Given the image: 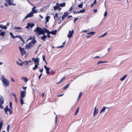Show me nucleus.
Masks as SVG:
<instances>
[{
  "mask_svg": "<svg viewBox=\"0 0 132 132\" xmlns=\"http://www.w3.org/2000/svg\"><path fill=\"white\" fill-rule=\"evenodd\" d=\"M97 107V106H96L94 109V110L93 113V115L94 117L97 115L98 113V110L97 109H96Z\"/></svg>",
  "mask_w": 132,
  "mask_h": 132,
  "instance_id": "obj_8",
  "label": "nucleus"
},
{
  "mask_svg": "<svg viewBox=\"0 0 132 132\" xmlns=\"http://www.w3.org/2000/svg\"><path fill=\"white\" fill-rule=\"evenodd\" d=\"M51 17L49 15L46 16L45 19H46V23L47 22H48L49 21V19H50Z\"/></svg>",
  "mask_w": 132,
  "mask_h": 132,
  "instance_id": "obj_16",
  "label": "nucleus"
},
{
  "mask_svg": "<svg viewBox=\"0 0 132 132\" xmlns=\"http://www.w3.org/2000/svg\"><path fill=\"white\" fill-rule=\"evenodd\" d=\"M1 30L0 31V36H4L5 32L4 31L1 32Z\"/></svg>",
  "mask_w": 132,
  "mask_h": 132,
  "instance_id": "obj_25",
  "label": "nucleus"
},
{
  "mask_svg": "<svg viewBox=\"0 0 132 132\" xmlns=\"http://www.w3.org/2000/svg\"><path fill=\"white\" fill-rule=\"evenodd\" d=\"M22 79H24V80L25 82H27L28 81V78L25 77H23L21 78Z\"/></svg>",
  "mask_w": 132,
  "mask_h": 132,
  "instance_id": "obj_34",
  "label": "nucleus"
},
{
  "mask_svg": "<svg viewBox=\"0 0 132 132\" xmlns=\"http://www.w3.org/2000/svg\"><path fill=\"white\" fill-rule=\"evenodd\" d=\"M46 73L47 74H48L50 73V72L48 70H46Z\"/></svg>",
  "mask_w": 132,
  "mask_h": 132,
  "instance_id": "obj_62",
  "label": "nucleus"
},
{
  "mask_svg": "<svg viewBox=\"0 0 132 132\" xmlns=\"http://www.w3.org/2000/svg\"><path fill=\"white\" fill-rule=\"evenodd\" d=\"M16 63H17V64L18 65L21 66H22L23 64L24 63H25V62H22V63H20L18 61H17L16 62Z\"/></svg>",
  "mask_w": 132,
  "mask_h": 132,
  "instance_id": "obj_27",
  "label": "nucleus"
},
{
  "mask_svg": "<svg viewBox=\"0 0 132 132\" xmlns=\"http://www.w3.org/2000/svg\"><path fill=\"white\" fill-rule=\"evenodd\" d=\"M95 33V32L94 31H91L89 32L87 34L88 35H90L91 36H92L94 35V34Z\"/></svg>",
  "mask_w": 132,
  "mask_h": 132,
  "instance_id": "obj_32",
  "label": "nucleus"
},
{
  "mask_svg": "<svg viewBox=\"0 0 132 132\" xmlns=\"http://www.w3.org/2000/svg\"><path fill=\"white\" fill-rule=\"evenodd\" d=\"M10 125H8L7 126V131H8V132H9V129L10 128Z\"/></svg>",
  "mask_w": 132,
  "mask_h": 132,
  "instance_id": "obj_46",
  "label": "nucleus"
},
{
  "mask_svg": "<svg viewBox=\"0 0 132 132\" xmlns=\"http://www.w3.org/2000/svg\"><path fill=\"white\" fill-rule=\"evenodd\" d=\"M79 108H77V109L76 111V112H75V116H76V114H77V113H78L79 110Z\"/></svg>",
  "mask_w": 132,
  "mask_h": 132,
  "instance_id": "obj_42",
  "label": "nucleus"
},
{
  "mask_svg": "<svg viewBox=\"0 0 132 132\" xmlns=\"http://www.w3.org/2000/svg\"><path fill=\"white\" fill-rule=\"evenodd\" d=\"M32 13H36L37 12V11L35 9H34V10H32Z\"/></svg>",
  "mask_w": 132,
  "mask_h": 132,
  "instance_id": "obj_52",
  "label": "nucleus"
},
{
  "mask_svg": "<svg viewBox=\"0 0 132 132\" xmlns=\"http://www.w3.org/2000/svg\"><path fill=\"white\" fill-rule=\"evenodd\" d=\"M59 5V3H57L55 5V6H54L53 7L54 9V10H57V9L58 8V6Z\"/></svg>",
  "mask_w": 132,
  "mask_h": 132,
  "instance_id": "obj_21",
  "label": "nucleus"
},
{
  "mask_svg": "<svg viewBox=\"0 0 132 132\" xmlns=\"http://www.w3.org/2000/svg\"><path fill=\"white\" fill-rule=\"evenodd\" d=\"M63 47V45H62L61 46H57V47H56V48H62Z\"/></svg>",
  "mask_w": 132,
  "mask_h": 132,
  "instance_id": "obj_54",
  "label": "nucleus"
},
{
  "mask_svg": "<svg viewBox=\"0 0 132 132\" xmlns=\"http://www.w3.org/2000/svg\"><path fill=\"white\" fill-rule=\"evenodd\" d=\"M43 68H42V69H39V71L41 73H42L43 72Z\"/></svg>",
  "mask_w": 132,
  "mask_h": 132,
  "instance_id": "obj_58",
  "label": "nucleus"
},
{
  "mask_svg": "<svg viewBox=\"0 0 132 132\" xmlns=\"http://www.w3.org/2000/svg\"><path fill=\"white\" fill-rule=\"evenodd\" d=\"M54 113L56 115L55 119V123H56V122H57V115H56V113L55 112H54Z\"/></svg>",
  "mask_w": 132,
  "mask_h": 132,
  "instance_id": "obj_56",
  "label": "nucleus"
},
{
  "mask_svg": "<svg viewBox=\"0 0 132 132\" xmlns=\"http://www.w3.org/2000/svg\"><path fill=\"white\" fill-rule=\"evenodd\" d=\"M0 28L2 29H6L7 28L6 26L4 25L3 24H0Z\"/></svg>",
  "mask_w": 132,
  "mask_h": 132,
  "instance_id": "obj_15",
  "label": "nucleus"
},
{
  "mask_svg": "<svg viewBox=\"0 0 132 132\" xmlns=\"http://www.w3.org/2000/svg\"><path fill=\"white\" fill-rule=\"evenodd\" d=\"M66 3H62L59 4V6L61 7H63L65 6Z\"/></svg>",
  "mask_w": 132,
  "mask_h": 132,
  "instance_id": "obj_17",
  "label": "nucleus"
},
{
  "mask_svg": "<svg viewBox=\"0 0 132 132\" xmlns=\"http://www.w3.org/2000/svg\"><path fill=\"white\" fill-rule=\"evenodd\" d=\"M107 107H106L105 106H104L102 108L101 110L100 113L101 114V113L102 112H105V110H106V109H107Z\"/></svg>",
  "mask_w": 132,
  "mask_h": 132,
  "instance_id": "obj_11",
  "label": "nucleus"
},
{
  "mask_svg": "<svg viewBox=\"0 0 132 132\" xmlns=\"http://www.w3.org/2000/svg\"><path fill=\"white\" fill-rule=\"evenodd\" d=\"M20 40L22 41L23 42V44H24V43H25V41L24 40L23 38V37H21H21L20 38H19Z\"/></svg>",
  "mask_w": 132,
  "mask_h": 132,
  "instance_id": "obj_40",
  "label": "nucleus"
},
{
  "mask_svg": "<svg viewBox=\"0 0 132 132\" xmlns=\"http://www.w3.org/2000/svg\"><path fill=\"white\" fill-rule=\"evenodd\" d=\"M73 5H72V6L70 8V9H69V11H71L72 9H73Z\"/></svg>",
  "mask_w": 132,
  "mask_h": 132,
  "instance_id": "obj_55",
  "label": "nucleus"
},
{
  "mask_svg": "<svg viewBox=\"0 0 132 132\" xmlns=\"http://www.w3.org/2000/svg\"><path fill=\"white\" fill-rule=\"evenodd\" d=\"M14 29H16L19 30H21V28L20 27H15Z\"/></svg>",
  "mask_w": 132,
  "mask_h": 132,
  "instance_id": "obj_45",
  "label": "nucleus"
},
{
  "mask_svg": "<svg viewBox=\"0 0 132 132\" xmlns=\"http://www.w3.org/2000/svg\"><path fill=\"white\" fill-rule=\"evenodd\" d=\"M34 31V32H36L38 35H39L43 34V29L39 27H37Z\"/></svg>",
  "mask_w": 132,
  "mask_h": 132,
  "instance_id": "obj_2",
  "label": "nucleus"
},
{
  "mask_svg": "<svg viewBox=\"0 0 132 132\" xmlns=\"http://www.w3.org/2000/svg\"><path fill=\"white\" fill-rule=\"evenodd\" d=\"M25 62V63H26L25 64V65H27L28 64V63L27 60H26V61H25L24 62Z\"/></svg>",
  "mask_w": 132,
  "mask_h": 132,
  "instance_id": "obj_61",
  "label": "nucleus"
},
{
  "mask_svg": "<svg viewBox=\"0 0 132 132\" xmlns=\"http://www.w3.org/2000/svg\"><path fill=\"white\" fill-rule=\"evenodd\" d=\"M8 106L7 105H6V106L5 108L4 109V110L5 111V113L7 115L8 114L7 112L8 111Z\"/></svg>",
  "mask_w": 132,
  "mask_h": 132,
  "instance_id": "obj_12",
  "label": "nucleus"
},
{
  "mask_svg": "<svg viewBox=\"0 0 132 132\" xmlns=\"http://www.w3.org/2000/svg\"><path fill=\"white\" fill-rule=\"evenodd\" d=\"M106 62H107V61H100L97 62V64L98 65L101 64L102 63H106Z\"/></svg>",
  "mask_w": 132,
  "mask_h": 132,
  "instance_id": "obj_29",
  "label": "nucleus"
},
{
  "mask_svg": "<svg viewBox=\"0 0 132 132\" xmlns=\"http://www.w3.org/2000/svg\"><path fill=\"white\" fill-rule=\"evenodd\" d=\"M51 34L50 33H48V34H47V37H48V38H50L51 37V36L50 35V34Z\"/></svg>",
  "mask_w": 132,
  "mask_h": 132,
  "instance_id": "obj_49",
  "label": "nucleus"
},
{
  "mask_svg": "<svg viewBox=\"0 0 132 132\" xmlns=\"http://www.w3.org/2000/svg\"><path fill=\"white\" fill-rule=\"evenodd\" d=\"M127 74L125 75H124L122 78H121L120 79V80L121 81H122L124 80L126 77H127Z\"/></svg>",
  "mask_w": 132,
  "mask_h": 132,
  "instance_id": "obj_23",
  "label": "nucleus"
},
{
  "mask_svg": "<svg viewBox=\"0 0 132 132\" xmlns=\"http://www.w3.org/2000/svg\"><path fill=\"white\" fill-rule=\"evenodd\" d=\"M8 3V4L10 5L11 3L12 2L11 0H5Z\"/></svg>",
  "mask_w": 132,
  "mask_h": 132,
  "instance_id": "obj_39",
  "label": "nucleus"
},
{
  "mask_svg": "<svg viewBox=\"0 0 132 132\" xmlns=\"http://www.w3.org/2000/svg\"><path fill=\"white\" fill-rule=\"evenodd\" d=\"M108 34L107 32H106L105 33H104L102 35V36H103V37L104 36H105L106 35Z\"/></svg>",
  "mask_w": 132,
  "mask_h": 132,
  "instance_id": "obj_51",
  "label": "nucleus"
},
{
  "mask_svg": "<svg viewBox=\"0 0 132 132\" xmlns=\"http://www.w3.org/2000/svg\"><path fill=\"white\" fill-rule=\"evenodd\" d=\"M67 21L65 22H64L59 27L58 29L57 30H60L62 27L64 26V25L67 23Z\"/></svg>",
  "mask_w": 132,
  "mask_h": 132,
  "instance_id": "obj_13",
  "label": "nucleus"
},
{
  "mask_svg": "<svg viewBox=\"0 0 132 132\" xmlns=\"http://www.w3.org/2000/svg\"><path fill=\"white\" fill-rule=\"evenodd\" d=\"M23 98L20 97V102L21 105H23L24 104V102Z\"/></svg>",
  "mask_w": 132,
  "mask_h": 132,
  "instance_id": "obj_28",
  "label": "nucleus"
},
{
  "mask_svg": "<svg viewBox=\"0 0 132 132\" xmlns=\"http://www.w3.org/2000/svg\"><path fill=\"white\" fill-rule=\"evenodd\" d=\"M43 35L42 37H40V38L43 41H45V39L47 38V36L45 34Z\"/></svg>",
  "mask_w": 132,
  "mask_h": 132,
  "instance_id": "obj_10",
  "label": "nucleus"
},
{
  "mask_svg": "<svg viewBox=\"0 0 132 132\" xmlns=\"http://www.w3.org/2000/svg\"><path fill=\"white\" fill-rule=\"evenodd\" d=\"M108 13H107V12L106 11H105V12H104V17H105L107 15Z\"/></svg>",
  "mask_w": 132,
  "mask_h": 132,
  "instance_id": "obj_48",
  "label": "nucleus"
},
{
  "mask_svg": "<svg viewBox=\"0 0 132 132\" xmlns=\"http://www.w3.org/2000/svg\"><path fill=\"white\" fill-rule=\"evenodd\" d=\"M58 13H55V15H54V20H55L56 21V19H55V17H56L57 18H58Z\"/></svg>",
  "mask_w": 132,
  "mask_h": 132,
  "instance_id": "obj_36",
  "label": "nucleus"
},
{
  "mask_svg": "<svg viewBox=\"0 0 132 132\" xmlns=\"http://www.w3.org/2000/svg\"><path fill=\"white\" fill-rule=\"evenodd\" d=\"M70 83H69V84H68L66 85L65 86L63 87V89L64 90H65L67 89L68 87L70 85Z\"/></svg>",
  "mask_w": 132,
  "mask_h": 132,
  "instance_id": "obj_30",
  "label": "nucleus"
},
{
  "mask_svg": "<svg viewBox=\"0 0 132 132\" xmlns=\"http://www.w3.org/2000/svg\"><path fill=\"white\" fill-rule=\"evenodd\" d=\"M27 15L29 17H32L33 16V13H32V12H31L27 14Z\"/></svg>",
  "mask_w": 132,
  "mask_h": 132,
  "instance_id": "obj_24",
  "label": "nucleus"
},
{
  "mask_svg": "<svg viewBox=\"0 0 132 132\" xmlns=\"http://www.w3.org/2000/svg\"><path fill=\"white\" fill-rule=\"evenodd\" d=\"M42 58L43 61H46V60L45 59V55H43L42 56Z\"/></svg>",
  "mask_w": 132,
  "mask_h": 132,
  "instance_id": "obj_50",
  "label": "nucleus"
},
{
  "mask_svg": "<svg viewBox=\"0 0 132 132\" xmlns=\"http://www.w3.org/2000/svg\"><path fill=\"white\" fill-rule=\"evenodd\" d=\"M2 83L4 86L5 87H7L9 85V81L5 78L4 76H2Z\"/></svg>",
  "mask_w": 132,
  "mask_h": 132,
  "instance_id": "obj_3",
  "label": "nucleus"
},
{
  "mask_svg": "<svg viewBox=\"0 0 132 132\" xmlns=\"http://www.w3.org/2000/svg\"><path fill=\"white\" fill-rule=\"evenodd\" d=\"M37 41L35 39V36L33 37V39L31 41L27 44L25 46V48L26 49H29L33 47L35 45V44L36 43Z\"/></svg>",
  "mask_w": 132,
  "mask_h": 132,
  "instance_id": "obj_1",
  "label": "nucleus"
},
{
  "mask_svg": "<svg viewBox=\"0 0 132 132\" xmlns=\"http://www.w3.org/2000/svg\"><path fill=\"white\" fill-rule=\"evenodd\" d=\"M60 7V6H58V8L57 9V10H58L59 11H60L62 9V8Z\"/></svg>",
  "mask_w": 132,
  "mask_h": 132,
  "instance_id": "obj_60",
  "label": "nucleus"
},
{
  "mask_svg": "<svg viewBox=\"0 0 132 132\" xmlns=\"http://www.w3.org/2000/svg\"><path fill=\"white\" fill-rule=\"evenodd\" d=\"M73 30H72L71 31L69 30V34H68L67 37L69 38H71L72 36V35L73 34Z\"/></svg>",
  "mask_w": 132,
  "mask_h": 132,
  "instance_id": "obj_6",
  "label": "nucleus"
},
{
  "mask_svg": "<svg viewBox=\"0 0 132 132\" xmlns=\"http://www.w3.org/2000/svg\"><path fill=\"white\" fill-rule=\"evenodd\" d=\"M85 11V9H83L82 10H80L79 11L78 10L77 11L78 12V13H84Z\"/></svg>",
  "mask_w": 132,
  "mask_h": 132,
  "instance_id": "obj_22",
  "label": "nucleus"
},
{
  "mask_svg": "<svg viewBox=\"0 0 132 132\" xmlns=\"http://www.w3.org/2000/svg\"><path fill=\"white\" fill-rule=\"evenodd\" d=\"M82 94V92H80L79 95L78 97H79V98H80Z\"/></svg>",
  "mask_w": 132,
  "mask_h": 132,
  "instance_id": "obj_47",
  "label": "nucleus"
},
{
  "mask_svg": "<svg viewBox=\"0 0 132 132\" xmlns=\"http://www.w3.org/2000/svg\"><path fill=\"white\" fill-rule=\"evenodd\" d=\"M10 34L11 37L12 38H13L14 39L15 38V36H14L12 32H10Z\"/></svg>",
  "mask_w": 132,
  "mask_h": 132,
  "instance_id": "obj_35",
  "label": "nucleus"
},
{
  "mask_svg": "<svg viewBox=\"0 0 132 132\" xmlns=\"http://www.w3.org/2000/svg\"><path fill=\"white\" fill-rule=\"evenodd\" d=\"M83 4V3L82 2L81 4L78 5V7L79 8H82Z\"/></svg>",
  "mask_w": 132,
  "mask_h": 132,
  "instance_id": "obj_33",
  "label": "nucleus"
},
{
  "mask_svg": "<svg viewBox=\"0 0 132 132\" xmlns=\"http://www.w3.org/2000/svg\"><path fill=\"white\" fill-rule=\"evenodd\" d=\"M57 32V30H54L50 31V33L53 35H55L56 34Z\"/></svg>",
  "mask_w": 132,
  "mask_h": 132,
  "instance_id": "obj_14",
  "label": "nucleus"
},
{
  "mask_svg": "<svg viewBox=\"0 0 132 132\" xmlns=\"http://www.w3.org/2000/svg\"><path fill=\"white\" fill-rule=\"evenodd\" d=\"M59 5V3H57L55 5V6H54L53 7L54 9V10H57V9L58 8V6Z\"/></svg>",
  "mask_w": 132,
  "mask_h": 132,
  "instance_id": "obj_20",
  "label": "nucleus"
},
{
  "mask_svg": "<svg viewBox=\"0 0 132 132\" xmlns=\"http://www.w3.org/2000/svg\"><path fill=\"white\" fill-rule=\"evenodd\" d=\"M68 11H66L64 13V14L63 15V16L66 18L68 16Z\"/></svg>",
  "mask_w": 132,
  "mask_h": 132,
  "instance_id": "obj_26",
  "label": "nucleus"
},
{
  "mask_svg": "<svg viewBox=\"0 0 132 132\" xmlns=\"http://www.w3.org/2000/svg\"><path fill=\"white\" fill-rule=\"evenodd\" d=\"M39 65V64H35V66L34 67L32 68V69L33 70H36L38 67V65Z\"/></svg>",
  "mask_w": 132,
  "mask_h": 132,
  "instance_id": "obj_18",
  "label": "nucleus"
},
{
  "mask_svg": "<svg viewBox=\"0 0 132 132\" xmlns=\"http://www.w3.org/2000/svg\"><path fill=\"white\" fill-rule=\"evenodd\" d=\"M43 75V74L41 73L40 75L39 76V77H38V78H39V79H40V78L41 77V76H42V75Z\"/></svg>",
  "mask_w": 132,
  "mask_h": 132,
  "instance_id": "obj_59",
  "label": "nucleus"
},
{
  "mask_svg": "<svg viewBox=\"0 0 132 132\" xmlns=\"http://www.w3.org/2000/svg\"><path fill=\"white\" fill-rule=\"evenodd\" d=\"M11 110L12 109H9V108H8V111H9V114H11L13 113V111Z\"/></svg>",
  "mask_w": 132,
  "mask_h": 132,
  "instance_id": "obj_44",
  "label": "nucleus"
},
{
  "mask_svg": "<svg viewBox=\"0 0 132 132\" xmlns=\"http://www.w3.org/2000/svg\"><path fill=\"white\" fill-rule=\"evenodd\" d=\"M21 52V54L22 56L26 54V52L25 51V50H24L23 51Z\"/></svg>",
  "mask_w": 132,
  "mask_h": 132,
  "instance_id": "obj_38",
  "label": "nucleus"
},
{
  "mask_svg": "<svg viewBox=\"0 0 132 132\" xmlns=\"http://www.w3.org/2000/svg\"><path fill=\"white\" fill-rule=\"evenodd\" d=\"M32 60L34 62L35 64H39V58L37 57L36 58H35L34 57H33L32 58Z\"/></svg>",
  "mask_w": 132,
  "mask_h": 132,
  "instance_id": "obj_4",
  "label": "nucleus"
},
{
  "mask_svg": "<svg viewBox=\"0 0 132 132\" xmlns=\"http://www.w3.org/2000/svg\"><path fill=\"white\" fill-rule=\"evenodd\" d=\"M34 26L35 24L34 23H28L26 27L27 29H29L30 27L32 28Z\"/></svg>",
  "mask_w": 132,
  "mask_h": 132,
  "instance_id": "obj_5",
  "label": "nucleus"
},
{
  "mask_svg": "<svg viewBox=\"0 0 132 132\" xmlns=\"http://www.w3.org/2000/svg\"><path fill=\"white\" fill-rule=\"evenodd\" d=\"M96 0H94L93 3L91 4V7H92L95 4H96Z\"/></svg>",
  "mask_w": 132,
  "mask_h": 132,
  "instance_id": "obj_43",
  "label": "nucleus"
},
{
  "mask_svg": "<svg viewBox=\"0 0 132 132\" xmlns=\"http://www.w3.org/2000/svg\"><path fill=\"white\" fill-rule=\"evenodd\" d=\"M10 105V109L12 110V103L11 102H10L9 103Z\"/></svg>",
  "mask_w": 132,
  "mask_h": 132,
  "instance_id": "obj_41",
  "label": "nucleus"
},
{
  "mask_svg": "<svg viewBox=\"0 0 132 132\" xmlns=\"http://www.w3.org/2000/svg\"><path fill=\"white\" fill-rule=\"evenodd\" d=\"M50 70V68L49 67H47L46 69V70L49 71Z\"/></svg>",
  "mask_w": 132,
  "mask_h": 132,
  "instance_id": "obj_64",
  "label": "nucleus"
},
{
  "mask_svg": "<svg viewBox=\"0 0 132 132\" xmlns=\"http://www.w3.org/2000/svg\"><path fill=\"white\" fill-rule=\"evenodd\" d=\"M26 91L25 90L21 91L20 93V97L23 98L25 97L26 96Z\"/></svg>",
  "mask_w": 132,
  "mask_h": 132,
  "instance_id": "obj_7",
  "label": "nucleus"
},
{
  "mask_svg": "<svg viewBox=\"0 0 132 132\" xmlns=\"http://www.w3.org/2000/svg\"><path fill=\"white\" fill-rule=\"evenodd\" d=\"M78 19V18H75L74 19V23H75L76 21Z\"/></svg>",
  "mask_w": 132,
  "mask_h": 132,
  "instance_id": "obj_57",
  "label": "nucleus"
},
{
  "mask_svg": "<svg viewBox=\"0 0 132 132\" xmlns=\"http://www.w3.org/2000/svg\"><path fill=\"white\" fill-rule=\"evenodd\" d=\"M22 88L24 90H26V89L27 87H22Z\"/></svg>",
  "mask_w": 132,
  "mask_h": 132,
  "instance_id": "obj_63",
  "label": "nucleus"
},
{
  "mask_svg": "<svg viewBox=\"0 0 132 132\" xmlns=\"http://www.w3.org/2000/svg\"><path fill=\"white\" fill-rule=\"evenodd\" d=\"M50 72L51 73L52 75H53L54 73L55 72L54 71L51 70L50 71Z\"/></svg>",
  "mask_w": 132,
  "mask_h": 132,
  "instance_id": "obj_53",
  "label": "nucleus"
},
{
  "mask_svg": "<svg viewBox=\"0 0 132 132\" xmlns=\"http://www.w3.org/2000/svg\"><path fill=\"white\" fill-rule=\"evenodd\" d=\"M19 50L21 52L24 51V48H21V46H20L19 47Z\"/></svg>",
  "mask_w": 132,
  "mask_h": 132,
  "instance_id": "obj_37",
  "label": "nucleus"
},
{
  "mask_svg": "<svg viewBox=\"0 0 132 132\" xmlns=\"http://www.w3.org/2000/svg\"><path fill=\"white\" fill-rule=\"evenodd\" d=\"M50 31L48 29H46L45 32L43 31V34H45V33L48 34V33H50Z\"/></svg>",
  "mask_w": 132,
  "mask_h": 132,
  "instance_id": "obj_31",
  "label": "nucleus"
},
{
  "mask_svg": "<svg viewBox=\"0 0 132 132\" xmlns=\"http://www.w3.org/2000/svg\"><path fill=\"white\" fill-rule=\"evenodd\" d=\"M4 103V100L3 97L0 95V104H3Z\"/></svg>",
  "mask_w": 132,
  "mask_h": 132,
  "instance_id": "obj_9",
  "label": "nucleus"
},
{
  "mask_svg": "<svg viewBox=\"0 0 132 132\" xmlns=\"http://www.w3.org/2000/svg\"><path fill=\"white\" fill-rule=\"evenodd\" d=\"M59 5V3H57L55 5V6H54L53 7L54 9V10H57V9L58 8V6Z\"/></svg>",
  "mask_w": 132,
  "mask_h": 132,
  "instance_id": "obj_19",
  "label": "nucleus"
}]
</instances>
